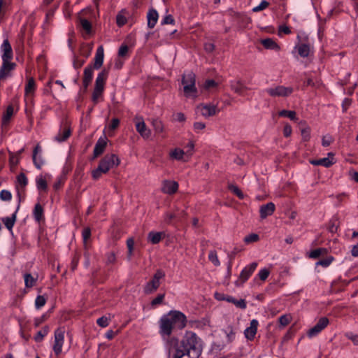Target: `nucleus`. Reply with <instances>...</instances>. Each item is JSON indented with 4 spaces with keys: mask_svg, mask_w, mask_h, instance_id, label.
Segmentation results:
<instances>
[{
    "mask_svg": "<svg viewBox=\"0 0 358 358\" xmlns=\"http://www.w3.org/2000/svg\"><path fill=\"white\" fill-rule=\"evenodd\" d=\"M167 345L170 348L174 347L176 352L179 350L181 353H184V356L187 355L190 358H199L202 351L200 339L192 331H186L180 344L178 338L175 337L168 338Z\"/></svg>",
    "mask_w": 358,
    "mask_h": 358,
    "instance_id": "obj_1",
    "label": "nucleus"
},
{
    "mask_svg": "<svg viewBox=\"0 0 358 358\" xmlns=\"http://www.w3.org/2000/svg\"><path fill=\"white\" fill-rule=\"evenodd\" d=\"M187 317L179 310H171L164 315L159 321V334L167 342V339L176 330H181L186 326Z\"/></svg>",
    "mask_w": 358,
    "mask_h": 358,
    "instance_id": "obj_2",
    "label": "nucleus"
},
{
    "mask_svg": "<svg viewBox=\"0 0 358 358\" xmlns=\"http://www.w3.org/2000/svg\"><path fill=\"white\" fill-rule=\"evenodd\" d=\"M196 76L192 71L184 73L182 78L184 93L186 96H196L197 90L195 86Z\"/></svg>",
    "mask_w": 358,
    "mask_h": 358,
    "instance_id": "obj_3",
    "label": "nucleus"
},
{
    "mask_svg": "<svg viewBox=\"0 0 358 358\" xmlns=\"http://www.w3.org/2000/svg\"><path fill=\"white\" fill-rule=\"evenodd\" d=\"M165 278V272L162 269H157L152 278L143 287L145 294H150L155 292L160 286V280Z\"/></svg>",
    "mask_w": 358,
    "mask_h": 358,
    "instance_id": "obj_4",
    "label": "nucleus"
},
{
    "mask_svg": "<svg viewBox=\"0 0 358 358\" xmlns=\"http://www.w3.org/2000/svg\"><path fill=\"white\" fill-rule=\"evenodd\" d=\"M120 163L118 157L115 154L106 155L100 161L99 166L101 168L103 173H107L110 169L117 166Z\"/></svg>",
    "mask_w": 358,
    "mask_h": 358,
    "instance_id": "obj_5",
    "label": "nucleus"
},
{
    "mask_svg": "<svg viewBox=\"0 0 358 358\" xmlns=\"http://www.w3.org/2000/svg\"><path fill=\"white\" fill-rule=\"evenodd\" d=\"M64 327H59L55 331V343L53 351L58 356L62 352V346L64 341Z\"/></svg>",
    "mask_w": 358,
    "mask_h": 358,
    "instance_id": "obj_6",
    "label": "nucleus"
},
{
    "mask_svg": "<svg viewBox=\"0 0 358 358\" xmlns=\"http://www.w3.org/2000/svg\"><path fill=\"white\" fill-rule=\"evenodd\" d=\"M217 105L212 103H201L196 107V112L201 113L204 117H209L219 113Z\"/></svg>",
    "mask_w": 358,
    "mask_h": 358,
    "instance_id": "obj_7",
    "label": "nucleus"
},
{
    "mask_svg": "<svg viewBox=\"0 0 358 358\" xmlns=\"http://www.w3.org/2000/svg\"><path fill=\"white\" fill-rule=\"evenodd\" d=\"M257 266V263L252 262L248 266H245L243 271H241L239 279L236 281V285L237 286H241L250 277V275L253 273Z\"/></svg>",
    "mask_w": 358,
    "mask_h": 358,
    "instance_id": "obj_8",
    "label": "nucleus"
},
{
    "mask_svg": "<svg viewBox=\"0 0 358 358\" xmlns=\"http://www.w3.org/2000/svg\"><path fill=\"white\" fill-rule=\"evenodd\" d=\"M265 91L271 96H287L292 93L293 89L278 85L273 88H268Z\"/></svg>",
    "mask_w": 358,
    "mask_h": 358,
    "instance_id": "obj_9",
    "label": "nucleus"
},
{
    "mask_svg": "<svg viewBox=\"0 0 358 358\" xmlns=\"http://www.w3.org/2000/svg\"><path fill=\"white\" fill-rule=\"evenodd\" d=\"M329 324V319L326 317H321L317 324L310 329L308 331V336L309 337H313L317 336Z\"/></svg>",
    "mask_w": 358,
    "mask_h": 358,
    "instance_id": "obj_10",
    "label": "nucleus"
},
{
    "mask_svg": "<svg viewBox=\"0 0 358 358\" xmlns=\"http://www.w3.org/2000/svg\"><path fill=\"white\" fill-rule=\"evenodd\" d=\"M0 68V80H4L10 75V72L15 68V63L10 61H2Z\"/></svg>",
    "mask_w": 358,
    "mask_h": 358,
    "instance_id": "obj_11",
    "label": "nucleus"
},
{
    "mask_svg": "<svg viewBox=\"0 0 358 358\" xmlns=\"http://www.w3.org/2000/svg\"><path fill=\"white\" fill-rule=\"evenodd\" d=\"M334 156V155L332 152H329L327 157L312 160L310 163L315 166H322L328 168L336 162Z\"/></svg>",
    "mask_w": 358,
    "mask_h": 358,
    "instance_id": "obj_12",
    "label": "nucleus"
},
{
    "mask_svg": "<svg viewBox=\"0 0 358 358\" xmlns=\"http://www.w3.org/2000/svg\"><path fill=\"white\" fill-rule=\"evenodd\" d=\"M1 50L3 52L1 57L2 61H10L13 59V50L8 39L3 41L1 46Z\"/></svg>",
    "mask_w": 358,
    "mask_h": 358,
    "instance_id": "obj_13",
    "label": "nucleus"
},
{
    "mask_svg": "<svg viewBox=\"0 0 358 358\" xmlns=\"http://www.w3.org/2000/svg\"><path fill=\"white\" fill-rule=\"evenodd\" d=\"M178 183L176 181L164 180L162 186V191L168 194H173L178 191Z\"/></svg>",
    "mask_w": 358,
    "mask_h": 358,
    "instance_id": "obj_14",
    "label": "nucleus"
},
{
    "mask_svg": "<svg viewBox=\"0 0 358 358\" xmlns=\"http://www.w3.org/2000/svg\"><path fill=\"white\" fill-rule=\"evenodd\" d=\"M258 325L259 322L257 320L254 319L251 320L250 327H247L244 331V335L248 340L252 341L255 338Z\"/></svg>",
    "mask_w": 358,
    "mask_h": 358,
    "instance_id": "obj_15",
    "label": "nucleus"
},
{
    "mask_svg": "<svg viewBox=\"0 0 358 358\" xmlns=\"http://www.w3.org/2000/svg\"><path fill=\"white\" fill-rule=\"evenodd\" d=\"M109 68L103 69L97 76L95 81V89L103 90L105 82L108 78Z\"/></svg>",
    "mask_w": 358,
    "mask_h": 358,
    "instance_id": "obj_16",
    "label": "nucleus"
},
{
    "mask_svg": "<svg viewBox=\"0 0 358 358\" xmlns=\"http://www.w3.org/2000/svg\"><path fill=\"white\" fill-rule=\"evenodd\" d=\"M275 210V206L273 202L267 203L262 205L259 208V214L261 219H265L268 216L271 215Z\"/></svg>",
    "mask_w": 358,
    "mask_h": 358,
    "instance_id": "obj_17",
    "label": "nucleus"
},
{
    "mask_svg": "<svg viewBox=\"0 0 358 358\" xmlns=\"http://www.w3.org/2000/svg\"><path fill=\"white\" fill-rule=\"evenodd\" d=\"M71 134V128L67 125H64L61 127L58 134L55 136V141L59 143L66 141L69 138Z\"/></svg>",
    "mask_w": 358,
    "mask_h": 358,
    "instance_id": "obj_18",
    "label": "nucleus"
},
{
    "mask_svg": "<svg viewBox=\"0 0 358 358\" xmlns=\"http://www.w3.org/2000/svg\"><path fill=\"white\" fill-rule=\"evenodd\" d=\"M138 120V121L136 122V131L143 138H148L151 134L150 130L147 128L143 118Z\"/></svg>",
    "mask_w": 358,
    "mask_h": 358,
    "instance_id": "obj_19",
    "label": "nucleus"
},
{
    "mask_svg": "<svg viewBox=\"0 0 358 358\" xmlns=\"http://www.w3.org/2000/svg\"><path fill=\"white\" fill-rule=\"evenodd\" d=\"M104 52L103 46L98 47L95 57H94V63L93 65V68L95 69H99L103 62Z\"/></svg>",
    "mask_w": 358,
    "mask_h": 358,
    "instance_id": "obj_20",
    "label": "nucleus"
},
{
    "mask_svg": "<svg viewBox=\"0 0 358 358\" xmlns=\"http://www.w3.org/2000/svg\"><path fill=\"white\" fill-rule=\"evenodd\" d=\"M20 208V204H18L15 212L10 217H6L2 218V222L5 227L8 231H12L13 227L17 220V213Z\"/></svg>",
    "mask_w": 358,
    "mask_h": 358,
    "instance_id": "obj_21",
    "label": "nucleus"
},
{
    "mask_svg": "<svg viewBox=\"0 0 358 358\" xmlns=\"http://www.w3.org/2000/svg\"><path fill=\"white\" fill-rule=\"evenodd\" d=\"M106 141L103 139H101V138H99L95 146H94V152H93V159H95L96 157H98L99 155H101L105 148H106Z\"/></svg>",
    "mask_w": 358,
    "mask_h": 358,
    "instance_id": "obj_22",
    "label": "nucleus"
},
{
    "mask_svg": "<svg viewBox=\"0 0 358 358\" xmlns=\"http://www.w3.org/2000/svg\"><path fill=\"white\" fill-rule=\"evenodd\" d=\"M158 13L155 9L151 8L149 10L147 15L148 26L149 28L152 29L155 26L158 20Z\"/></svg>",
    "mask_w": 358,
    "mask_h": 358,
    "instance_id": "obj_23",
    "label": "nucleus"
},
{
    "mask_svg": "<svg viewBox=\"0 0 358 358\" xmlns=\"http://www.w3.org/2000/svg\"><path fill=\"white\" fill-rule=\"evenodd\" d=\"M231 89L236 94L240 95L243 94V92L245 90H248V88L243 83L241 80L231 81Z\"/></svg>",
    "mask_w": 358,
    "mask_h": 358,
    "instance_id": "obj_24",
    "label": "nucleus"
},
{
    "mask_svg": "<svg viewBox=\"0 0 358 358\" xmlns=\"http://www.w3.org/2000/svg\"><path fill=\"white\" fill-rule=\"evenodd\" d=\"M261 43L266 49L275 50H278L280 49L279 45L270 38L262 40Z\"/></svg>",
    "mask_w": 358,
    "mask_h": 358,
    "instance_id": "obj_25",
    "label": "nucleus"
},
{
    "mask_svg": "<svg viewBox=\"0 0 358 358\" xmlns=\"http://www.w3.org/2000/svg\"><path fill=\"white\" fill-rule=\"evenodd\" d=\"M33 215L34 219L37 222H40L43 219V208L40 203H36L34 206Z\"/></svg>",
    "mask_w": 358,
    "mask_h": 358,
    "instance_id": "obj_26",
    "label": "nucleus"
},
{
    "mask_svg": "<svg viewBox=\"0 0 358 358\" xmlns=\"http://www.w3.org/2000/svg\"><path fill=\"white\" fill-rule=\"evenodd\" d=\"M36 90L35 80L33 78L28 79L27 83L25 85L24 91L26 95H32Z\"/></svg>",
    "mask_w": 358,
    "mask_h": 358,
    "instance_id": "obj_27",
    "label": "nucleus"
},
{
    "mask_svg": "<svg viewBox=\"0 0 358 358\" xmlns=\"http://www.w3.org/2000/svg\"><path fill=\"white\" fill-rule=\"evenodd\" d=\"M162 236H163V233L162 232L150 231L148 234V239L152 244H157L162 240Z\"/></svg>",
    "mask_w": 358,
    "mask_h": 358,
    "instance_id": "obj_28",
    "label": "nucleus"
},
{
    "mask_svg": "<svg viewBox=\"0 0 358 358\" xmlns=\"http://www.w3.org/2000/svg\"><path fill=\"white\" fill-rule=\"evenodd\" d=\"M328 250L324 248H320L312 250L309 254V257L311 259H317L320 256H324L327 254Z\"/></svg>",
    "mask_w": 358,
    "mask_h": 358,
    "instance_id": "obj_29",
    "label": "nucleus"
},
{
    "mask_svg": "<svg viewBox=\"0 0 358 358\" xmlns=\"http://www.w3.org/2000/svg\"><path fill=\"white\" fill-rule=\"evenodd\" d=\"M299 55L302 57H307L310 53V45L306 43H301L296 46Z\"/></svg>",
    "mask_w": 358,
    "mask_h": 358,
    "instance_id": "obj_30",
    "label": "nucleus"
},
{
    "mask_svg": "<svg viewBox=\"0 0 358 358\" xmlns=\"http://www.w3.org/2000/svg\"><path fill=\"white\" fill-rule=\"evenodd\" d=\"M13 114V107L8 106L6 108V111L2 117V126L5 127L9 122L12 115Z\"/></svg>",
    "mask_w": 358,
    "mask_h": 358,
    "instance_id": "obj_31",
    "label": "nucleus"
},
{
    "mask_svg": "<svg viewBox=\"0 0 358 358\" xmlns=\"http://www.w3.org/2000/svg\"><path fill=\"white\" fill-rule=\"evenodd\" d=\"M80 25L86 34H89L91 33L92 24L88 20L85 18H80Z\"/></svg>",
    "mask_w": 358,
    "mask_h": 358,
    "instance_id": "obj_32",
    "label": "nucleus"
},
{
    "mask_svg": "<svg viewBox=\"0 0 358 358\" xmlns=\"http://www.w3.org/2000/svg\"><path fill=\"white\" fill-rule=\"evenodd\" d=\"M279 116L288 117L291 120L296 121L297 120L296 113L294 110H282L278 113Z\"/></svg>",
    "mask_w": 358,
    "mask_h": 358,
    "instance_id": "obj_33",
    "label": "nucleus"
},
{
    "mask_svg": "<svg viewBox=\"0 0 358 358\" xmlns=\"http://www.w3.org/2000/svg\"><path fill=\"white\" fill-rule=\"evenodd\" d=\"M41 150V147L39 145H37L34 149V151H33V156H32V158H33V162L35 165V166L38 169H41V166L43 164V162H38L37 161V157H36V155L38 154V152Z\"/></svg>",
    "mask_w": 358,
    "mask_h": 358,
    "instance_id": "obj_34",
    "label": "nucleus"
},
{
    "mask_svg": "<svg viewBox=\"0 0 358 358\" xmlns=\"http://www.w3.org/2000/svg\"><path fill=\"white\" fill-rule=\"evenodd\" d=\"M49 327L48 326H45L42 330L38 331L36 335L34 336V340L36 342H41L43 340V338L48 334Z\"/></svg>",
    "mask_w": 358,
    "mask_h": 358,
    "instance_id": "obj_35",
    "label": "nucleus"
},
{
    "mask_svg": "<svg viewBox=\"0 0 358 358\" xmlns=\"http://www.w3.org/2000/svg\"><path fill=\"white\" fill-rule=\"evenodd\" d=\"M334 260V257L331 255L327 256L326 258L320 259L316 263V266H322V267H328Z\"/></svg>",
    "mask_w": 358,
    "mask_h": 358,
    "instance_id": "obj_36",
    "label": "nucleus"
},
{
    "mask_svg": "<svg viewBox=\"0 0 358 358\" xmlns=\"http://www.w3.org/2000/svg\"><path fill=\"white\" fill-rule=\"evenodd\" d=\"M93 67L92 66H87L84 69L83 80L92 82L93 77Z\"/></svg>",
    "mask_w": 358,
    "mask_h": 358,
    "instance_id": "obj_37",
    "label": "nucleus"
},
{
    "mask_svg": "<svg viewBox=\"0 0 358 358\" xmlns=\"http://www.w3.org/2000/svg\"><path fill=\"white\" fill-rule=\"evenodd\" d=\"M152 124L154 127L155 132L162 133L164 130V125L161 120L159 119H152Z\"/></svg>",
    "mask_w": 358,
    "mask_h": 358,
    "instance_id": "obj_38",
    "label": "nucleus"
},
{
    "mask_svg": "<svg viewBox=\"0 0 358 358\" xmlns=\"http://www.w3.org/2000/svg\"><path fill=\"white\" fill-rule=\"evenodd\" d=\"M302 140L308 141L310 138V128L309 127H300Z\"/></svg>",
    "mask_w": 358,
    "mask_h": 358,
    "instance_id": "obj_39",
    "label": "nucleus"
},
{
    "mask_svg": "<svg viewBox=\"0 0 358 358\" xmlns=\"http://www.w3.org/2000/svg\"><path fill=\"white\" fill-rule=\"evenodd\" d=\"M24 278L25 286L27 287H32L34 285L36 279L30 273H26Z\"/></svg>",
    "mask_w": 358,
    "mask_h": 358,
    "instance_id": "obj_40",
    "label": "nucleus"
},
{
    "mask_svg": "<svg viewBox=\"0 0 358 358\" xmlns=\"http://www.w3.org/2000/svg\"><path fill=\"white\" fill-rule=\"evenodd\" d=\"M208 259L215 266H220V262L218 259L216 251H215V250L210 251L209 255H208Z\"/></svg>",
    "mask_w": 358,
    "mask_h": 358,
    "instance_id": "obj_41",
    "label": "nucleus"
},
{
    "mask_svg": "<svg viewBox=\"0 0 358 358\" xmlns=\"http://www.w3.org/2000/svg\"><path fill=\"white\" fill-rule=\"evenodd\" d=\"M229 189L234 194H236L239 199H243L244 198L243 193L241 191V189L234 185H229Z\"/></svg>",
    "mask_w": 358,
    "mask_h": 358,
    "instance_id": "obj_42",
    "label": "nucleus"
},
{
    "mask_svg": "<svg viewBox=\"0 0 358 358\" xmlns=\"http://www.w3.org/2000/svg\"><path fill=\"white\" fill-rule=\"evenodd\" d=\"M110 321V318L106 316H102L97 319L96 323L101 327H106L109 324V322Z\"/></svg>",
    "mask_w": 358,
    "mask_h": 358,
    "instance_id": "obj_43",
    "label": "nucleus"
},
{
    "mask_svg": "<svg viewBox=\"0 0 358 358\" xmlns=\"http://www.w3.org/2000/svg\"><path fill=\"white\" fill-rule=\"evenodd\" d=\"M184 154L185 152L182 150L176 148L171 152V157L177 160H180L182 159Z\"/></svg>",
    "mask_w": 358,
    "mask_h": 358,
    "instance_id": "obj_44",
    "label": "nucleus"
},
{
    "mask_svg": "<svg viewBox=\"0 0 358 358\" xmlns=\"http://www.w3.org/2000/svg\"><path fill=\"white\" fill-rule=\"evenodd\" d=\"M0 199L3 201H9L12 199V194L8 190L3 189L0 192Z\"/></svg>",
    "mask_w": 358,
    "mask_h": 358,
    "instance_id": "obj_45",
    "label": "nucleus"
},
{
    "mask_svg": "<svg viewBox=\"0 0 358 358\" xmlns=\"http://www.w3.org/2000/svg\"><path fill=\"white\" fill-rule=\"evenodd\" d=\"M46 303V299L44 296L38 295L35 301V306L37 309L43 307Z\"/></svg>",
    "mask_w": 358,
    "mask_h": 358,
    "instance_id": "obj_46",
    "label": "nucleus"
},
{
    "mask_svg": "<svg viewBox=\"0 0 358 358\" xmlns=\"http://www.w3.org/2000/svg\"><path fill=\"white\" fill-rule=\"evenodd\" d=\"M122 12L119 13L116 16V23L119 27H122L127 23V18L122 14Z\"/></svg>",
    "mask_w": 358,
    "mask_h": 358,
    "instance_id": "obj_47",
    "label": "nucleus"
},
{
    "mask_svg": "<svg viewBox=\"0 0 358 358\" xmlns=\"http://www.w3.org/2000/svg\"><path fill=\"white\" fill-rule=\"evenodd\" d=\"M269 6V3L266 0H262L260 4L252 8V11L257 13L266 9Z\"/></svg>",
    "mask_w": 358,
    "mask_h": 358,
    "instance_id": "obj_48",
    "label": "nucleus"
},
{
    "mask_svg": "<svg viewBox=\"0 0 358 358\" xmlns=\"http://www.w3.org/2000/svg\"><path fill=\"white\" fill-rule=\"evenodd\" d=\"M36 185L38 189L46 190L47 189V182L46 180L42 177L38 178L36 179Z\"/></svg>",
    "mask_w": 358,
    "mask_h": 358,
    "instance_id": "obj_49",
    "label": "nucleus"
},
{
    "mask_svg": "<svg viewBox=\"0 0 358 358\" xmlns=\"http://www.w3.org/2000/svg\"><path fill=\"white\" fill-rule=\"evenodd\" d=\"M259 236L257 234H251L244 238V242L245 243H251L257 242L259 240Z\"/></svg>",
    "mask_w": 358,
    "mask_h": 358,
    "instance_id": "obj_50",
    "label": "nucleus"
},
{
    "mask_svg": "<svg viewBox=\"0 0 358 358\" xmlns=\"http://www.w3.org/2000/svg\"><path fill=\"white\" fill-rule=\"evenodd\" d=\"M17 182L22 187H24L27 185V178L24 173H21L17 176Z\"/></svg>",
    "mask_w": 358,
    "mask_h": 358,
    "instance_id": "obj_51",
    "label": "nucleus"
},
{
    "mask_svg": "<svg viewBox=\"0 0 358 358\" xmlns=\"http://www.w3.org/2000/svg\"><path fill=\"white\" fill-rule=\"evenodd\" d=\"M164 296H165V294H159L157 296L156 298H155L152 301H151V306H156L159 304H161L162 302H163V300L164 299Z\"/></svg>",
    "mask_w": 358,
    "mask_h": 358,
    "instance_id": "obj_52",
    "label": "nucleus"
},
{
    "mask_svg": "<svg viewBox=\"0 0 358 358\" xmlns=\"http://www.w3.org/2000/svg\"><path fill=\"white\" fill-rule=\"evenodd\" d=\"M269 274H270V271L268 269L263 268L259 271V272L258 273V276L261 280L264 281L267 279Z\"/></svg>",
    "mask_w": 358,
    "mask_h": 358,
    "instance_id": "obj_53",
    "label": "nucleus"
},
{
    "mask_svg": "<svg viewBox=\"0 0 358 358\" xmlns=\"http://www.w3.org/2000/svg\"><path fill=\"white\" fill-rule=\"evenodd\" d=\"M291 320V317L289 315H283L279 317V323L283 326H287Z\"/></svg>",
    "mask_w": 358,
    "mask_h": 358,
    "instance_id": "obj_54",
    "label": "nucleus"
},
{
    "mask_svg": "<svg viewBox=\"0 0 358 358\" xmlns=\"http://www.w3.org/2000/svg\"><path fill=\"white\" fill-rule=\"evenodd\" d=\"M103 90L94 89L92 93V101L96 104L98 103V99L102 95Z\"/></svg>",
    "mask_w": 358,
    "mask_h": 358,
    "instance_id": "obj_55",
    "label": "nucleus"
},
{
    "mask_svg": "<svg viewBox=\"0 0 358 358\" xmlns=\"http://www.w3.org/2000/svg\"><path fill=\"white\" fill-rule=\"evenodd\" d=\"M103 173H104L103 170L99 166H98L95 170L92 171V176L94 180H97L101 176Z\"/></svg>",
    "mask_w": 358,
    "mask_h": 358,
    "instance_id": "obj_56",
    "label": "nucleus"
},
{
    "mask_svg": "<svg viewBox=\"0 0 358 358\" xmlns=\"http://www.w3.org/2000/svg\"><path fill=\"white\" fill-rule=\"evenodd\" d=\"M345 336L350 340H351L354 345H358V336L357 334H354L352 332H347Z\"/></svg>",
    "mask_w": 358,
    "mask_h": 358,
    "instance_id": "obj_57",
    "label": "nucleus"
},
{
    "mask_svg": "<svg viewBox=\"0 0 358 358\" xmlns=\"http://www.w3.org/2000/svg\"><path fill=\"white\" fill-rule=\"evenodd\" d=\"M333 142V138L330 135H326L322 137V145L324 147L329 146Z\"/></svg>",
    "mask_w": 358,
    "mask_h": 358,
    "instance_id": "obj_58",
    "label": "nucleus"
},
{
    "mask_svg": "<svg viewBox=\"0 0 358 358\" xmlns=\"http://www.w3.org/2000/svg\"><path fill=\"white\" fill-rule=\"evenodd\" d=\"M175 22V20L173 19L171 15H167L163 19L162 24H172Z\"/></svg>",
    "mask_w": 358,
    "mask_h": 358,
    "instance_id": "obj_59",
    "label": "nucleus"
},
{
    "mask_svg": "<svg viewBox=\"0 0 358 358\" xmlns=\"http://www.w3.org/2000/svg\"><path fill=\"white\" fill-rule=\"evenodd\" d=\"M116 261L115 255L114 252H110L106 256V264H114Z\"/></svg>",
    "mask_w": 358,
    "mask_h": 358,
    "instance_id": "obj_60",
    "label": "nucleus"
},
{
    "mask_svg": "<svg viewBox=\"0 0 358 358\" xmlns=\"http://www.w3.org/2000/svg\"><path fill=\"white\" fill-rule=\"evenodd\" d=\"M176 218V215L173 213H166L164 215V222L170 224L172 220Z\"/></svg>",
    "mask_w": 358,
    "mask_h": 358,
    "instance_id": "obj_61",
    "label": "nucleus"
},
{
    "mask_svg": "<svg viewBox=\"0 0 358 358\" xmlns=\"http://www.w3.org/2000/svg\"><path fill=\"white\" fill-rule=\"evenodd\" d=\"M129 48L127 45H122L120 46L118 50V55L120 57H124L128 52Z\"/></svg>",
    "mask_w": 358,
    "mask_h": 358,
    "instance_id": "obj_62",
    "label": "nucleus"
},
{
    "mask_svg": "<svg viewBox=\"0 0 358 358\" xmlns=\"http://www.w3.org/2000/svg\"><path fill=\"white\" fill-rule=\"evenodd\" d=\"M226 334L229 341H232L235 336V332L232 328V327L229 326L227 329L226 330Z\"/></svg>",
    "mask_w": 358,
    "mask_h": 358,
    "instance_id": "obj_63",
    "label": "nucleus"
},
{
    "mask_svg": "<svg viewBox=\"0 0 358 358\" xmlns=\"http://www.w3.org/2000/svg\"><path fill=\"white\" fill-rule=\"evenodd\" d=\"M292 127L289 124H285L283 129L284 136L285 137L290 136V135L292 134Z\"/></svg>",
    "mask_w": 358,
    "mask_h": 358,
    "instance_id": "obj_64",
    "label": "nucleus"
}]
</instances>
